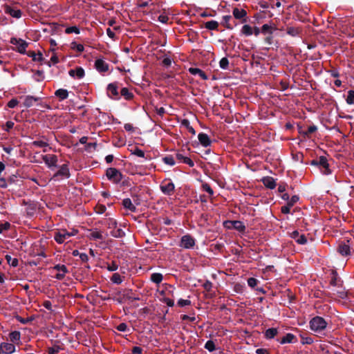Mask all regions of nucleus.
Wrapping results in <instances>:
<instances>
[{
    "label": "nucleus",
    "instance_id": "f257e3e1",
    "mask_svg": "<svg viewBox=\"0 0 354 354\" xmlns=\"http://www.w3.org/2000/svg\"><path fill=\"white\" fill-rule=\"evenodd\" d=\"M309 325L310 330L314 333L324 334L328 326V322L322 317L316 316L310 319Z\"/></svg>",
    "mask_w": 354,
    "mask_h": 354
},
{
    "label": "nucleus",
    "instance_id": "f03ea898",
    "mask_svg": "<svg viewBox=\"0 0 354 354\" xmlns=\"http://www.w3.org/2000/svg\"><path fill=\"white\" fill-rule=\"evenodd\" d=\"M78 231L74 228L71 229L69 231L66 229H60L56 231L54 234L55 241L59 243L62 244L69 241L71 236H74L77 234Z\"/></svg>",
    "mask_w": 354,
    "mask_h": 354
},
{
    "label": "nucleus",
    "instance_id": "7ed1b4c3",
    "mask_svg": "<svg viewBox=\"0 0 354 354\" xmlns=\"http://www.w3.org/2000/svg\"><path fill=\"white\" fill-rule=\"evenodd\" d=\"M311 165L317 166L324 175L331 174L327 158L325 156H320L317 159L312 160Z\"/></svg>",
    "mask_w": 354,
    "mask_h": 354
},
{
    "label": "nucleus",
    "instance_id": "20e7f679",
    "mask_svg": "<svg viewBox=\"0 0 354 354\" xmlns=\"http://www.w3.org/2000/svg\"><path fill=\"white\" fill-rule=\"evenodd\" d=\"M174 287L172 286H167L166 287L165 290H162L161 292V295H163L162 299H161L162 302L166 304L168 306L172 307L174 306V301L172 299L169 298L166 295H171V297H174Z\"/></svg>",
    "mask_w": 354,
    "mask_h": 354
},
{
    "label": "nucleus",
    "instance_id": "39448f33",
    "mask_svg": "<svg viewBox=\"0 0 354 354\" xmlns=\"http://www.w3.org/2000/svg\"><path fill=\"white\" fill-rule=\"evenodd\" d=\"M106 175L109 180L115 184L120 183L122 179V174L115 168L111 167L107 169Z\"/></svg>",
    "mask_w": 354,
    "mask_h": 354
},
{
    "label": "nucleus",
    "instance_id": "423d86ee",
    "mask_svg": "<svg viewBox=\"0 0 354 354\" xmlns=\"http://www.w3.org/2000/svg\"><path fill=\"white\" fill-rule=\"evenodd\" d=\"M10 43L16 46V50L18 53L21 54L26 53V48L28 47V44L25 40L20 38L12 37L10 39Z\"/></svg>",
    "mask_w": 354,
    "mask_h": 354
},
{
    "label": "nucleus",
    "instance_id": "0eeeda50",
    "mask_svg": "<svg viewBox=\"0 0 354 354\" xmlns=\"http://www.w3.org/2000/svg\"><path fill=\"white\" fill-rule=\"evenodd\" d=\"M196 244V240L189 234L181 237L179 246L185 249H192Z\"/></svg>",
    "mask_w": 354,
    "mask_h": 354
},
{
    "label": "nucleus",
    "instance_id": "6e6552de",
    "mask_svg": "<svg viewBox=\"0 0 354 354\" xmlns=\"http://www.w3.org/2000/svg\"><path fill=\"white\" fill-rule=\"evenodd\" d=\"M70 177L69 168L67 164L60 166L59 170L53 175V179L57 180L62 178H68Z\"/></svg>",
    "mask_w": 354,
    "mask_h": 354
},
{
    "label": "nucleus",
    "instance_id": "1a4fd4ad",
    "mask_svg": "<svg viewBox=\"0 0 354 354\" xmlns=\"http://www.w3.org/2000/svg\"><path fill=\"white\" fill-rule=\"evenodd\" d=\"M160 187L164 194L171 196L174 193L175 185L169 180H164Z\"/></svg>",
    "mask_w": 354,
    "mask_h": 354
},
{
    "label": "nucleus",
    "instance_id": "9d476101",
    "mask_svg": "<svg viewBox=\"0 0 354 354\" xmlns=\"http://www.w3.org/2000/svg\"><path fill=\"white\" fill-rule=\"evenodd\" d=\"M16 351L14 344L8 342H1L0 344V352L3 354H12Z\"/></svg>",
    "mask_w": 354,
    "mask_h": 354
},
{
    "label": "nucleus",
    "instance_id": "9b49d317",
    "mask_svg": "<svg viewBox=\"0 0 354 354\" xmlns=\"http://www.w3.org/2000/svg\"><path fill=\"white\" fill-rule=\"evenodd\" d=\"M107 95L109 97L113 100H118L120 98L116 83H111L108 85Z\"/></svg>",
    "mask_w": 354,
    "mask_h": 354
},
{
    "label": "nucleus",
    "instance_id": "f8f14e48",
    "mask_svg": "<svg viewBox=\"0 0 354 354\" xmlns=\"http://www.w3.org/2000/svg\"><path fill=\"white\" fill-rule=\"evenodd\" d=\"M53 270L57 271L55 277L58 280H62L65 277L66 274L68 272V268L65 265H55L53 267Z\"/></svg>",
    "mask_w": 354,
    "mask_h": 354
},
{
    "label": "nucleus",
    "instance_id": "ddd939ff",
    "mask_svg": "<svg viewBox=\"0 0 354 354\" xmlns=\"http://www.w3.org/2000/svg\"><path fill=\"white\" fill-rule=\"evenodd\" d=\"M42 159L45 164L48 166L49 168H52L53 167L57 166V157L55 155L53 154H47L44 155L42 157Z\"/></svg>",
    "mask_w": 354,
    "mask_h": 354
},
{
    "label": "nucleus",
    "instance_id": "4468645a",
    "mask_svg": "<svg viewBox=\"0 0 354 354\" xmlns=\"http://www.w3.org/2000/svg\"><path fill=\"white\" fill-rule=\"evenodd\" d=\"M349 241H342L339 243L337 252L342 256L349 255L351 253V248L348 244Z\"/></svg>",
    "mask_w": 354,
    "mask_h": 354
},
{
    "label": "nucleus",
    "instance_id": "2eb2a0df",
    "mask_svg": "<svg viewBox=\"0 0 354 354\" xmlns=\"http://www.w3.org/2000/svg\"><path fill=\"white\" fill-rule=\"evenodd\" d=\"M4 11L6 14L10 15L15 19H19L21 17L22 12L21 10L10 6H6L4 8Z\"/></svg>",
    "mask_w": 354,
    "mask_h": 354
},
{
    "label": "nucleus",
    "instance_id": "dca6fc26",
    "mask_svg": "<svg viewBox=\"0 0 354 354\" xmlns=\"http://www.w3.org/2000/svg\"><path fill=\"white\" fill-rule=\"evenodd\" d=\"M95 66L100 73L106 72L109 70L108 64L102 59H97L95 62Z\"/></svg>",
    "mask_w": 354,
    "mask_h": 354
},
{
    "label": "nucleus",
    "instance_id": "f3484780",
    "mask_svg": "<svg viewBox=\"0 0 354 354\" xmlns=\"http://www.w3.org/2000/svg\"><path fill=\"white\" fill-rule=\"evenodd\" d=\"M232 14L235 19H242V22L246 21L247 12L245 10L235 8L233 9Z\"/></svg>",
    "mask_w": 354,
    "mask_h": 354
},
{
    "label": "nucleus",
    "instance_id": "a211bd4d",
    "mask_svg": "<svg viewBox=\"0 0 354 354\" xmlns=\"http://www.w3.org/2000/svg\"><path fill=\"white\" fill-rule=\"evenodd\" d=\"M232 17L230 15H225L223 17L221 24L227 29L232 30L234 26L237 25L236 23L231 22Z\"/></svg>",
    "mask_w": 354,
    "mask_h": 354
},
{
    "label": "nucleus",
    "instance_id": "6ab92c4d",
    "mask_svg": "<svg viewBox=\"0 0 354 354\" xmlns=\"http://www.w3.org/2000/svg\"><path fill=\"white\" fill-rule=\"evenodd\" d=\"M291 237L299 244H305L307 242V239L305 235L300 234L298 231L292 232Z\"/></svg>",
    "mask_w": 354,
    "mask_h": 354
},
{
    "label": "nucleus",
    "instance_id": "aec40b11",
    "mask_svg": "<svg viewBox=\"0 0 354 354\" xmlns=\"http://www.w3.org/2000/svg\"><path fill=\"white\" fill-rule=\"evenodd\" d=\"M68 73L70 76L77 79H82L84 76V71L82 67H77L75 69L70 70Z\"/></svg>",
    "mask_w": 354,
    "mask_h": 354
},
{
    "label": "nucleus",
    "instance_id": "412c9836",
    "mask_svg": "<svg viewBox=\"0 0 354 354\" xmlns=\"http://www.w3.org/2000/svg\"><path fill=\"white\" fill-rule=\"evenodd\" d=\"M198 138L200 143L205 147H207L211 145V140L206 133H199L198 136Z\"/></svg>",
    "mask_w": 354,
    "mask_h": 354
},
{
    "label": "nucleus",
    "instance_id": "4be33fe9",
    "mask_svg": "<svg viewBox=\"0 0 354 354\" xmlns=\"http://www.w3.org/2000/svg\"><path fill=\"white\" fill-rule=\"evenodd\" d=\"M317 129L315 125L310 126L307 129H303L299 128V133L302 135L304 138H309V136L316 131Z\"/></svg>",
    "mask_w": 354,
    "mask_h": 354
},
{
    "label": "nucleus",
    "instance_id": "5701e85b",
    "mask_svg": "<svg viewBox=\"0 0 354 354\" xmlns=\"http://www.w3.org/2000/svg\"><path fill=\"white\" fill-rule=\"evenodd\" d=\"M262 183L266 187L271 189H274L276 187V182L274 179L270 176H266L263 178Z\"/></svg>",
    "mask_w": 354,
    "mask_h": 354
},
{
    "label": "nucleus",
    "instance_id": "b1692460",
    "mask_svg": "<svg viewBox=\"0 0 354 354\" xmlns=\"http://www.w3.org/2000/svg\"><path fill=\"white\" fill-rule=\"evenodd\" d=\"M189 72L194 75H198L202 80H206L208 79L207 75L198 68H189Z\"/></svg>",
    "mask_w": 354,
    "mask_h": 354
},
{
    "label": "nucleus",
    "instance_id": "393cba45",
    "mask_svg": "<svg viewBox=\"0 0 354 354\" xmlns=\"http://www.w3.org/2000/svg\"><path fill=\"white\" fill-rule=\"evenodd\" d=\"M277 30V28L274 25L271 24H263L261 27V33L266 35H272L274 32V30Z\"/></svg>",
    "mask_w": 354,
    "mask_h": 354
},
{
    "label": "nucleus",
    "instance_id": "a878e982",
    "mask_svg": "<svg viewBox=\"0 0 354 354\" xmlns=\"http://www.w3.org/2000/svg\"><path fill=\"white\" fill-rule=\"evenodd\" d=\"M297 342V337L292 333H287L280 341L281 344L295 343Z\"/></svg>",
    "mask_w": 354,
    "mask_h": 354
},
{
    "label": "nucleus",
    "instance_id": "bb28decb",
    "mask_svg": "<svg viewBox=\"0 0 354 354\" xmlns=\"http://www.w3.org/2000/svg\"><path fill=\"white\" fill-rule=\"evenodd\" d=\"M9 338L10 342H12V344H19L21 339V333L19 331H12L9 334Z\"/></svg>",
    "mask_w": 354,
    "mask_h": 354
},
{
    "label": "nucleus",
    "instance_id": "cd10ccee",
    "mask_svg": "<svg viewBox=\"0 0 354 354\" xmlns=\"http://www.w3.org/2000/svg\"><path fill=\"white\" fill-rule=\"evenodd\" d=\"M39 97H36L32 95H27L24 98V105L26 107H30L33 105L34 102L39 100Z\"/></svg>",
    "mask_w": 354,
    "mask_h": 354
},
{
    "label": "nucleus",
    "instance_id": "c85d7f7f",
    "mask_svg": "<svg viewBox=\"0 0 354 354\" xmlns=\"http://www.w3.org/2000/svg\"><path fill=\"white\" fill-rule=\"evenodd\" d=\"M176 159L181 162L188 165L189 167H194V162L188 157L183 156L181 153L176 154Z\"/></svg>",
    "mask_w": 354,
    "mask_h": 354
},
{
    "label": "nucleus",
    "instance_id": "c756f323",
    "mask_svg": "<svg viewBox=\"0 0 354 354\" xmlns=\"http://www.w3.org/2000/svg\"><path fill=\"white\" fill-rule=\"evenodd\" d=\"M232 227L240 232H243L245 230V226L242 221H233L230 222Z\"/></svg>",
    "mask_w": 354,
    "mask_h": 354
},
{
    "label": "nucleus",
    "instance_id": "7c9ffc66",
    "mask_svg": "<svg viewBox=\"0 0 354 354\" xmlns=\"http://www.w3.org/2000/svg\"><path fill=\"white\" fill-rule=\"evenodd\" d=\"M32 146L43 148L44 152L48 151V149H50L48 147V143L44 140H35L32 143Z\"/></svg>",
    "mask_w": 354,
    "mask_h": 354
},
{
    "label": "nucleus",
    "instance_id": "2f4dec72",
    "mask_svg": "<svg viewBox=\"0 0 354 354\" xmlns=\"http://www.w3.org/2000/svg\"><path fill=\"white\" fill-rule=\"evenodd\" d=\"M55 95L60 100H64L66 99L68 96V92L66 89L59 88L57 90L55 93Z\"/></svg>",
    "mask_w": 354,
    "mask_h": 354
},
{
    "label": "nucleus",
    "instance_id": "473e14b6",
    "mask_svg": "<svg viewBox=\"0 0 354 354\" xmlns=\"http://www.w3.org/2000/svg\"><path fill=\"white\" fill-rule=\"evenodd\" d=\"M88 237L91 240H100L102 239V234L100 231L95 230L89 232Z\"/></svg>",
    "mask_w": 354,
    "mask_h": 354
},
{
    "label": "nucleus",
    "instance_id": "72a5a7b5",
    "mask_svg": "<svg viewBox=\"0 0 354 354\" xmlns=\"http://www.w3.org/2000/svg\"><path fill=\"white\" fill-rule=\"evenodd\" d=\"M278 333V330L276 328H270L266 330L265 337L266 339H272L274 338Z\"/></svg>",
    "mask_w": 354,
    "mask_h": 354
},
{
    "label": "nucleus",
    "instance_id": "f704fd0d",
    "mask_svg": "<svg viewBox=\"0 0 354 354\" xmlns=\"http://www.w3.org/2000/svg\"><path fill=\"white\" fill-rule=\"evenodd\" d=\"M122 205L124 207V208L131 212H135L136 209V206L132 203L130 198H124L122 201Z\"/></svg>",
    "mask_w": 354,
    "mask_h": 354
},
{
    "label": "nucleus",
    "instance_id": "c9c22d12",
    "mask_svg": "<svg viewBox=\"0 0 354 354\" xmlns=\"http://www.w3.org/2000/svg\"><path fill=\"white\" fill-rule=\"evenodd\" d=\"M339 288V290H335V288H333V294L334 295H337L339 298L344 299L346 297V292L344 290V289L339 286V287H337Z\"/></svg>",
    "mask_w": 354,
    "mask_h": 354
},
{
    "label": "nucleus",
    "instance_id": "e433bc0d",
    "mask_svg": "<svg viewBox=\"0 0 354 354\" xmlns=\"http://www.w3.org/2000/svg\"><path fill=\"white\" fill-rule=\"evenodd\" d=\"M218 25L219 24H218V21L212 20V21H207L205 24V28H207L208 30H215L218 29Z\"/></svg>",
    "mask_w": 354,
    "mask_h": 354
},
{
    "label": "nucleus",
    "instance_id": "4c0bfd02",
    "mask_svg": "<svg viewBox=\"0 0 354 354\" xmlns=\"http://www.w3.org/2000/svg\"><path fill=\"white\" fill-rule=\"evenodd\" d=\"M241 32L245 36L248 37L253 34V29L250 25L245 24L243 26Z\"/></svg>",
    "mask_w": 354,
    "mask_h": 354
},
{
    "label": "nucleus",
    "instance_id": "58836bf2",
    "mask_svg": "<svg viewBox=\"0 0 354 354\" xmlns=\"http://www.w3.org/2000/svg\"><path fill=\"white\" fill-rule=\"evenodd\" d=\"M121 95L124 97L125 100H131L133 97V93H131L127 88H122L120 91Z\"/></svg>",
    "mask_w": 354,
    "mask_h": 354
},
{
    "label": "nucleus",
    "instance_id": "ea45409f",
    "mask_svg": "<svg viewBox=\"0 0 354 354\" xmlns=\"http://www.w3.org/2000/svg\"><path fill=\"white\" fill-rule=\"evenodd\" d=\"M162 279L163 276L160 273L155 272L151 275V280L156 284H159L160 283H161Z\"/></svg>",
    "mask_w": 354,
    "mask_h": 354
},
{
    "label": "nucleus",
    "instance_id": "a19ab883",
    "mask_svg": "<svg viewBox=\"0 0 354 354\" xmlns=\"http://www.w3.org/2000/svg\"><path fill=\"white\" fill-rule=\"evenodd\" d=\"M300 32V29L297 27H288L287 33L292 37L297 36Z\"/></svg>",
    "mask_w": 354,
    "mask_h": 354
},
{
    "label": "nucleus",
    "instance_id": "79ce46f5",
    "mask_svg": "<svg viewBox=\"0 0 354 354\" xmlns=\"http://www.w3.org/2000/svg\"><path fill=\"white\" fill-rule=\"evenodd\" d=\"M6 259L10 266L12 267H17L18 266L19 261L17 259L12 258L11 256L7 254L6 256Z\"/></svg>",
    "mask_w": 354,
    "mask_h": 354
},
{
    "label": "nucleus",
    "instance_id": "37998d69",
    "mask_svg": "<svg viewBox=\"0 0 354 354\" xmlns=\"http://www.w3.org/2000/svg\"><path fill=\"white\" fill-rule=\"evenodd\" d=\"M162 162L169 166H174L176 163L174 158L171 156H167L162 158Z\"/></svg>",
    "mask_w": 354,
    "mask_h": 354
},
{
    "label": "nucleus",
    "instance_id": "c03bdc74",
    "mask_svg": "<svg viewBox=\"0 0 354 354\" xmlns=\"http://www.w3.org/2000/svg\"><path fill=\"white\" fill-rule=\"evenodd\" d=\"M347 104H354V91L349 90L347 93V97L346 100Z\"/></svg>",
    "mask_w": 354,
    "mask_h": 354
},
{
    "label": "nucleus",
    "instance_id": "a18cd8bd",
    "mask_svg": "<svg viewBox=\"0 0 354 354\" xmlns=\"http://www.w3.org/2000/svg\"><path fill=\"white\" fill-rule=\"evenodd\" d=\"M111 280L113 283L116 284H120L122 282V277L118 273H114L112 275Z\"/></svg>",
    "mask_w": 354,
    "mask_h": 354
},
{
    "label": "nucleus",
    "instance_id": "49530a36",
    "mask_svg": "<svg viewBox=\"0 0 354 354\" xmlns=\"http://www.w3.org/2000/svg\"><path fill=\"white\" fill-rule=\"evenodd\" d=\"M205 348L209 352H212L216 349L215 344L212 340H208L205 344Z\"/></svg>",
    "mask_w": 354,
    "mask_h": 354
},
{
    "label": "nucleus",
    "instance_id": "de8ad7c7",
    "mask_svg": "<svg viewBox=\"0 0 354 354\" xmlns=\"http://www.w3.org/2000/svg\"><path fill=\"white\" fill-rule=\"evenodd\" d=\"M71 48L73 50H75L76 51L79 53H82L84 50V47L81 44H77L76 42L71 43Z\"/></svg>",
    "mask_w": 354,
    "mask_h": 354
},
{
    "label": "nucleus",
    "instance_id": "09e8293b",
    "mask_svg": "<svg viewBox=\"0 0 354 354\" xmlns=\"http://www.w3.org/2000/svg\"><path fill=\"white\" fill-rule=\"evenodd\" d=\"M65 32L67 34H71V33L79 34L80 32V29L77 26L68 27L66 29Z\"/></svg>",
    "mask_w": 354,
    "mask_h": 354
},
{
    "label": "nucleus",
    "instance_id": "8fccbe9b",
    "mask_svg": "<svg viewBox=\"0 0 354 354\" xmlns=\"http://www.w3.org/2000/svg\"><path fill=\"white\" fill-rule=\"evenodd\" d=\"M61 350L59 346L55 345L52 347L48 348V354H57Z\"/></svg>",
    "mask_w": 354,
    "mask_h": 354
},
{
    "label": "nucleus",
    "instance_id": "3c124183",
    "mask_svg": "<svg viewBox=\"0 0 354 354\" xmlns=\"http://www.w3.org/2000/svg\"><path fill=\"white\" fill-rule=\"evenodd\" d=\"M220 67L223 69H226L229 65V61L227 58L223 57L219 62Z\"/></svg>",
    "mask_w": 354,
    "mask_h": 354
},
{
    "label": "nucleus",
    "instance_id": "603ef678",
    "mask_svg": "<svg viewBox=\"0 0 354 354\" xmlns=\"http://www.w3.org/2000/svg\"><path fill=\"white\" fill-rule=\"evenodd\" d=\"M10 228V223L5 222L4 223L0 224V234H2L4 231L8 230Z\"/></svg>",
    "mask_w": 354,
    "mask_h": 354
},
{
    "label": "nucleus",
    "instance_id": "864d4df0",
    "mask_svg": "<svg viewBox=\"0 0 354 354\" xmlns=\"http://www.w3.org/2000/svg\"><path fill=\"white\" fill-rule=\"evenodd\" d=\"M118 268V265L115 261H112L111 263L108 264L107 270L110 272H113L117 270Z\"/></svg>",
    "mask_w": 354,
    "mask_h": 354
},
{
    "label": "nucleus",
    "instance_id": "5fc2aeb1",
    "mask_svg": "<svg viewBox=\"0 0 354 354\" xmlns=\"http://www.w3.org/2000/svg\"><path fill=\"white\" fill-rule=\"evenodd\" d=\"M298 201L299 197L297 196H292L291 198L288 200L287 205L292 207Z\"/></svg>",
    "mask_w": 354,
    "mask_h": 354
},
{
    "label": "nucleus",
    "instance_id": "6e6d98bb",
    "mask_svg": "<svg viewBox=\"0 0 354 354\" xmlns=\"http://www.w3.org/2000/svg\"><path fill=\"white\" fill-rule=\"evenodd\" d=\"M191 304V301L189 299H180L178 301V305L180 307H184L186 306H189Z\"/></svg>",
    "mask_w": 354,
    "mask_h": 354
},
{
    "label": "nucleus",
    "instance_id": "4d7b16f0",
    "mask_svg": "<svg viewBox=\"0 0 354 354\" xmlns=\"http://www.w3.org/2000/svg\"><path fill=\"white\" fill-rule=\"evenodd\" d=\"M202 187H203V189L205 192H207L210 196H212L214 194L213 189L210 187V186L208 184H207V183L203 184Z\"/></svg>",
    "mask_w": 354,
    "mask_h": 354
},
{
    "label": "nucleus",
    "instance_id": "13d9d810",
    "mask_svg": "<svg viewBox=\"0 0 354 354\" xmlns=\"http://www.w3.org/2000/svg\"><path fill=\"white\" fill-rule=\"evenodd\" d=\"M171 63H172V60L170 57H165L162 61V64L164 66L168 68L171 65Z\"/></svg>",
    "mask_w": 354,
    "mask_h": 354
},
{
    "label": "nucleus",
    "instance_id": "bf43d9fd",
    "mask_svg": "<svg viewBox=\"0 0 354 354\" xmlns=\"http://www.w3.org/2000/svg\"><path fill=\"white\" fill-rule=\"evenodd\" d=\"M258 281L253 277H250L248 279V284L251 288H254L257 285Z\"/></svg>",
    "mask_w": 354,
    "mask_h": 354
},
{
    "label": "nucleus",
    "instance_id": "052dcab7",
    "mask_svg": "<svg viewBox=\"0 0 354 354\" xmlns=\"http://www.w3.org/2000/svg\"><path fill=\"white\" fill-rule=\"evenodd\" d=\"M19 104V102L17 99L15 98H12L8 102V106L9 108H15V106H17V104Z\"/></svg>",
    "mask_w": 354,
    "mask_h": 354
},
{
    "label": "nucleus",
    "instance_id": "680f3d73",
    "mask_svg": "<svg viewBox=\"0 0 354 354\" xmlns=\"http://www.w3.org/2000/svg\"><path fill=\"white\" fill-rule=\"evenodd\" d=\"M313 342V339L310 337H302L301 343L303 344H311Z\"/></svg>",
    "mask_w": 354,
    "mask_h": 354
},
{
    "label": "nucleus",
    "instance_id": "e2e57ef3",
    "mask_svg": "<svg viewBox=\"0 0 354 354\" xmlns=\"http://www.w3.org/2000/svg\"><path fill=\"white\" fill-rule=\"evenodd\" d=\"M133 154H134L138 157H140V158H145V152L142 149H138V148H136L133 151Z\"/></svg>",
    "mask_w": 354,
    "mask_h": 354
},
{
    "label": "nucleus",
    "instance_id": "0e129e2a",
    "mask_svg": "<svg viewBox=\"0 0 354 354\" xmlns=\"http://www.w3.org/2000/svg\"><path fill=\"white\" fill-rule=\"evenodd\" d=\"M14 127V122L12 121H8L6 122L5 127H3V129L6 131H9L11 129H12Z\"/></svg>",
    "mask_w": 354,
    "mask_h": 354
},
{
    "label": "nucleus",
    "instance_id": "69168bd1",
    "mask_svg": "<svg viewBox=\"0 0 354 354\" xmlns=\"http://www.w3.org/2000/svg\"><path fill=\"white\" fill-rule=\"evenodd\" d=\"M330 286L333 288L339 287V286H341L340 281L337 279H332L330 281Z\"/></svg>",
    "mask_w": 354,
    "mask_h": 354
},
{
    "label": "nucleus",
    "instance_id": "338daca9",
    "mask_svg": "<svg viewBox=\"0 0 354 354\" xmlns=\"http://www.w3.org/2000/svg\"><path fill=\"white\" fill-rule=\"evenodd\" d=\"M117 329L121 332H125L127 330V325L125 323H121L117 326Z\"/></svg>",
    "mask_w": 354,
    "mask_h": 354
},
{
    "label": "nucleus",
    "instance_id": "774afa93",
    "mask_svg": "<svg viewBox=\"0 0 354 354\" xmlns=\"http://www.w3.org/2000/svg\"><path fill=\"white\" fill-rule=\"evenodd\" d=\"M132 353L133 354H142V349L141 347L134 346L132 348Z\"/></svg>",
    "mask_w": 354,
    "mask_h": 354
}]
</instances>
